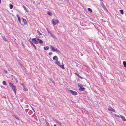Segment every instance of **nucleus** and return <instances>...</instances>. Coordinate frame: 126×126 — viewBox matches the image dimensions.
<instances>
[{
	"instance_id": "nucleus-1",
	"label": "nucleus",
	"mask_w": 126,
	"mask_h": 126,
	"mask_svg": "<svg viewBox=\"0 0 126 126\" xmlns=\"http://www.w3.org/2000/svg\"><path fill=\"white\" fill-rule=\"evenodd\" d=\"M32 41L35 44H37L38 43L40 44L43 43V42L42 40L37 38L32 39Z\"/></svg>"
},
{
	"instance_id": "nucleus-2",
	"label": "nucleus",
	"mask_w": 126,
	"mask_h": 126,
	"mask_svg": "<svg viewBox=\"0 0 126 126\" xmlns=\"http://www.w3.org/2000/svg\"><path fill=\"white\" fill-rule=\"evenodd\" d=\"M52 24L54 26L59 23V21L57 19H53L51 20Z\"/></svg>"
},
{
	"instance_id": "nucleus-3",
	"label": "nucleus",
	"mask_w": 126,
	"mask_h": 126,
	"mask_svg": "<svg viewBox=\"0 0 126 126\" xmlns=\"http://www.w3.org/2000/svg\"><path fill=\"white\" fill-rule=\"evenodd\" d=\"M55 63L56 64H57V65H58L62 69H64L65 68L64 66L63 63H62V65H60V62L58 61V60H57L56 61Z\"/></svg>"
},
{
	"instance_id": "nucleus-4",
	"label": "nucleus",
	"mask_w": 126,
	"mask_h": 126,
	"mask_svg": "<svg viewBox=\"0 0 126 126\" xmlns=\"http://www.w3.org/2000/svg\"><path fill=\"white\" fill-rule=\"evenodd\" d=\"M50 47L52 51L53 52L57 51L59 52H60V51L58 50L57 48H56V49H55V48H54L53 46H50Z\"/></svg>"
},
{
	"instance_id": "nucleus-5",
	"label": "nucleus",
	"mask_w": 126,
	"mask_h": 126,
	"mask_svg": "<svg viewBox=\"0 0 126 126\" xmlns=\"http://www.w3.org/2000/svg\"><path fill=\"white\" fill-rule=\"evenodd\" d=\"M72 94L74 95H76L77 94V93L75 91L70 90V91Z\"/></svg>"
},
{
	"instance_id": "nucleus-6",
	"label": "nucleus",
	"mask_w": 126,
	"mask_h": 126,
	"mask_svg": "<svg viewBox=\"0 0 126 126\" xmlns=\"http://www.w3.org/2000/svg\"><path fill=\"white\" fill-rule=\"evenodd\" d=\"M54 121L56 123H57L60 126H61L62 125V123L59 122L58 120L55 119L54 120Z\"/></svg>"
},
{
	"instance_id": "nucleus-7",
	"label": "nucleus",
	"mask_w": 126,
	"mask_h": 126,
	"mask_svg": "<svg viewBox=\"0 0 126 126\" xmlns=\"http://www.w3.org/2000/svg\"><path fill=\"white\" fill-rule=\"evenodd\" d=\"M108 110L110 111H113L114 112H115L114 110L111 107H109L108 108Z\"/></svg>"
},
{
	"instance_id": "nucleus-8",
	"label": "nucleus",
	"mask_w": 126,
	"mask_h": 126,
	"mask_svg": "<svg viewBox=\"0 0 126 126\" xmlns=\"http://www.w3.org/2000/svg\"><path fill=\"white\" fill-rule=\"evenodd\" d=\"M11 88H12L13 90L15 93L16 94V91H15V89H16V88L15 86L14 85L13 87H12Z\"/></svg>"
},
{
	"instance_id": "nucleus-9",
	"label": "nucleus",
	"mask_w": 126,
	"mask_h": 126,
	"mask_svg": "<svg viewBox=\"0 0 126 126\" xmlns=\"http://www.w3.org/2000/svg\"><path fill=\"white\" fill-rule=\"evenodd\" d=\"M30 43L32 45H33V47L35 48V49H36V46L33 44V43L31 41H30Z\"/></svg>"
},
{
	"instance_id": "nucleus-10",
	"label": "nucleus",
	"mask_w": 126,
	"mask_h": 126,
	"mask_svg": "<svg viewBox=\"0 0 126 126\" xmlns=\"http://www.w3.org/2000/svg\"><path fill=\"white\" fill-rule=\"evenodd\" d=\"M120 117L124 121H126V119L125 117L122 115H120Z\"/></svg>"
},
{
	"instance_id": "nucleus-11",
	"label": "nucleus",
	"mask_w": 126,
	"mask_h": 126,
	"mask_svg": "<svg viewBox=\"0 0 126 126\" xmlns=\"http://www.w3.org/2000/svg\"><path fill=\"white\" fill-rule=\"evenodd\" d=\"M2 38H3V40H4L6 42H8V41L6 39V38H5V37L4 36H2Z\"/></svg>"
},
{
	"instance_id": "nucleus-12",
	"label": "nucleus",
	"mask_w": 126,
	"mask_h": 126,
	"mask_svg": "<svg viewBox=\"0 0 126 126\" xmlns=\"http://www.w3.org/2000/svg\"><path fill=\"white\" fill-rule=\"evenodd\" d=\"M53 60H55L56 61L57 60H58V58L56 56H54L53 57Z\"/></svg>"
},
{
	"instance_id": "nucleus-13",
	"label": "nucleus",
	"mask_w": 126,
	"mask_h": 126,
	"mask_svg": "<svg viewBox=\"0 0 126 126\" xmlns=\"http://www.w3.org/2000/svg\"><path fill=\"white\" fill-rule=\"evenodd\" d=\"M44 49L45 50H47L49 49V47L48 46L44 47Z\"/></svg>"
},
{
	"instance_id": "nucleus-14",
	"label": "nucleus",
	"mask_w": 126,
	"mask_h": 126,
	"mask_svg": "<svg viewBox=\"0 0 126 126\" xmlns=\"http://www.w3.org/2000/svg\"><path fill=\"white\" fill-rule=\"evenodd\" d=\"M22 18L23 19V21L24 23V24H26L27 23V22L26 20L24 18Z\"/></svg>"
},
{
	"instance_id": "nucleus-15",
	"label": "nucleus",
	"mask_w": 126,
	"mask_h": 126,
	"mask_svg": "<svg viewBox=\"0 0 126 126\" xmlns=\"http://www.w3.org/2000/svg\"><path fill=\"white\" fill-rule=\"evenodd\" d=\"M85 88L83 87H81L79 89V90L81 91H84V90Z\"/></svg>"
},
{
	"instance_id": "nucleus-16",
	"label": "nucleus",
	"mask_w": 126,
	"mask_h": 126,
	"mask_svg": "<svg viewBox=\"0 0 126 126\" xmlns=\"http://www.w3.org/2000/svg\"><path fill=\"white\" fill-rule=\"evenodd\" d=\"M17 17L18 20V21L19 23H21V20H20V17L18 15H17Z\"/></svg>"
},
{
	"instance_id": "nucleus-17",
	"label": "nucleus",
	"mask_w": 126,
	"mask_h": 126,
	"mask_svg": "<svg viewBox=\"0 0 126 126\" xmlns=\"http://www.w3.org/2000/svg\"><path fill=\"white\" fill-rule=\"evenodd\" d=\"M123 63L124 67L126 68V62H123Z\"/></svg>"
},
{
	"instance_id": "nucleus-18",
	"label": "nucleus",
	"mask_w": 126,
	"mask_h": 126,
	"mask_svg": "<svg viewBox=\"0 0 126 126\" xmlns=\"http://www.w3.org/2000/svg\"><path fill=\"white\" fill-rule=\"evenodd\" d=\"M9 85L10 86V87H12L14 85L12 83H11V82L9 83Z\"/></svg>"
},
{
	"instance_id": "nucleus-19",
	"label": "nucleus",
	"mask_w": 126,
	"mask_h": 126,
	"mask_svg": "<svg viewBox=\"0 0 126 126\" xmlns=\"http://www.w3.org/2000/svg\"><path fill=\"white\" fill-rule=\"evenodd\" d=\"M120 12L121 13L122 15L123 14L124 12L123 10H119Z\"/></svg>"
},
{
	"instance_id": "nucleus-20",
	"label": "nucleus",
	"mask_w": 126,
	"mask_h": 126,
	"mask_svg": "<svg viewBox=\"0 0 126 126\" xmlns=\"http://www.w3.org/2000/svg\"><path fill=\"white\" fill-rule=\"evenodd\" d=\"M50 35L51 36L53 37V38H54L55 37V36L54 35H53V34L52 33H50Z\"/></svg>"
},
{
	"instance_id": "nucleus-21",
	"label": "nucleus",
	"mask_w": 126,
	"mask_h": 126,
	"mask_svg": "<svg viewBox=\"0 0 126 126\" xmlns=\"http://www.w3.org/2000/svg\"><path fill=\"white\" fill-rule=\"evenodd\" d=\"M2 83L4 85H6V82L5 81H3L2 82Z\"/></svg>"
},
{
	"instance_id": "nucleus-22",
	"label": "nucleus",
	"mask_w": 126,
	"mask_h": 126,
	"mask_svg": "<svg viewBox=\"0 0 126 126\" xmlns=\"http://www.w3.org/2000/svg\"><path fill=\"white\" fill-rule=\"evenodd\" d=\"M9 7L10 9H11L13 8V5L11 4L9 5Z\"/></svg>"
},
{
	"instance_id": "nucleus-23",
	"label": "nucleus",
	"mask_w": 126,
	"mask_h": 126,
	"mask_svg": "<svg viewBox=\"0 0 126 126\" xmlns=\"http://www.w3.org/2000/svg\"><path fill=\"white\" fill-rule=\"evenodd\" d=\"M37 33H38V34H39L40 35H42V34L38 30H37Z\"/></svg>"
},
{
	"instance_id": "nucleus-24",
	"label": "nucleus",
	"mask_w": 126,
	"mask_h": 126,
	"mask_svg": "<svg viewBox=\"0 0 126 126\" xmlns=\"http://www.w3.org/2000/svg\"><path fill=\"white\" fill-rule=\"evenodd\" d=\"M78 86L80 88L81 87H83L82 86L81 84H78Z\"/></svg>"
},
{
	"instance_id": "nucleus-25",
	"label": "nucleus",
	"mask_w": 126,
	"mask_h": 126,
	"mask_svg": "<svg viewBox=\"0 0 126 126\" xmlns=\"http://www.w3.org/2000/svg\"><path fill=\"white\" fill-rule=\"evenodd\" d=\"M88 11H90L91 12H92V10L90 8H88Z\"/></svg>"
},
{
	"instance_id": "nucleus-26",
	"label": "nucleus",
	"mask_w": 126,
	"mask_h": 126,
	"mask_svg": "<svg viewBox=\"0 0 126 126\" xmlns=\"http://www.w3.org/2000/svg\"><path fill=\"white\" fill-rule=\"evenodd\" d=\"M23 7L24 8V9L25 10H26V11L27 12H28L27 11V9H26V7L25 6H24L23 5Z\"/></svg>"
},
{
	"instance_id": "nucleus-27",
	"label": "nucleus",
	"mask_w": 126,
	"mask_h": 126,
	"mask_svg": "<svg viewBox=\"0 0 126 126\" xmlns=\"http://www.w3.org/2000/svg\"><path fill=\"white\" fill-rule=\"evenodd\" d=\"M115 116L117 117H120V115L119 116L118 115H116V114H115Z\"/></svg>"
},
{
	"instance_id": "nucleus-28",
	"label": "nucleus",
	"mask_w": 126,
	"mask_h": 126,
	"mask_svg": "<svg viewBox=\"0 0 126 126\" xmlns=\"http://www.w3.org/2000/svg\"><path fill=\"white\" fill-rule=\"evenodd\" d=\"M75 74L77 76H78V77H79V78H81V77H80V76L77 73H75Z\"/></svg>"
},
{
	"instance_id": "nucleus-29",
	"label": "nucleus",
	"mask_w": 126,
	"mask_h": 126,
	"mask_svg": "<svg viewBox=\"0 0 126 126\" xmlns=\"http://www.w3.org/2000/svg\"><path fill=\"white\" fill-rule=\"evenodd\" d=\"M20 66L22 69L24 68V67L22 64L20 65Z\"/></svg>"
},
{
	"instance_id": "nucleus-30",
	"label": "nucleus",
	"mask_w": 126,
	"mask_h": 126,
	"mask_svg": "<svg viewBox=\"0 0 126 126\" xmlns=\"http://www.w3.org/2000/svg\"><path fill=\"white\" fill-rule=\"evenodd\" d=\"M48 13V14L49 15H50V16H51V13H50V12H48V13Z\"/></svg>"
},
{
	"instance_id": "nucleus-31",
	"label": "nucleus",
	"mask_w": 126,
	"mask_h": 126,
	"mask_svg": "<svg viewBox=\"0 0 126 126\" xmlns=\"http://www.w3.org/2000/svg\"><path fill=\"white\" fill-rule=\"evenodd\" d=\"M48 54L49 55H51L52 53L51 52H49L48 53Z\"/></svg>"
},
{
	"instance_id": "nucleus-32",
	"label": "nucleus",
	"mask_w": 126,
	"mask_h": 126,
	"mask_svg": "<svg viewBox=\"0 0 126 126\" xmlns=\"http://www.w3.org/2000/svg\"><path fill=\"white\" fill-rule=\"evenodd\" d=\"M4 71L5 73H7V71L6 70H4Z\"/></svg>"
},
{
	"instance_id": "nucleus-33",
	"label": "nucleus",
	"mask_w": 126,
	"mask_h": 126,
	"mask_svg": "<svg viewBox=\"0 0 126 126\" xmlns=\"http://www.w3.org/2000/svg\"><path fill=\"white\" fill-rule=\"evenodd\" d=\"M15 118H16L17 120H19V118H18V117H15Z\"/></svg>"
},
{
	"instance_id": "nucleus-34",
	"label": "nucleus",
	"mask_w": 126,
	"mask_h": 126,
	"mask_svg": "<svg viewBox=\"0 0 126 126\" xmlns=\"http://www.w3.org/2000/svg\"><path fill=\"white\" fill-rule=\"evenodd\" d=\"M47 32H48V33H49V34H50V33H51V32H50L49 31L47 30Z\"/></svg>"
},
{
	"instance_id": "nucleus-35",
	"label": "nucleus",
	"mask_w": 126,
	"mask_h": 126,
	"mask_svg": "<svg viewBox=\"0 0 126 126\" xmlns=\"http://www.w3.org/2000/svg\"><path fill=\"white\" fill-rule=\"evenodd\" d=\"M52 82L53 83H54V82L53 81V80L52 81Z\"/></svg>"
},
{
	"instance_id": "nucleus-36",
	"label": "nucleus",
	"mask_w": 126,
	"mask_h": 126,
	"mask_svg": "<svg viewBox=\"0 0 126 126\" xmlns=\"http://www.w3.org/2000/svg\"><path fill=\"white\" fill-rule=\"evenodd\" d=\"M32 108V110H33V111H34V110L33 109V108Z\"/></svg>"
},
{
	"instance_id": "nucleus-37",
	"label": "nucleus",
	"mask_w": 126,
	"mask_h": 126,
	"mask_svg": "<svg viewBox=\"0 0 126 126\" xmlns=\"http://www.w3.org/2000/svg\"><path fill=\"white\" fill-rule=\"evenodd\" d=\"M54 126H56V125L54 124Z\"/></svg>"
},
{
	"instance_id": "nucleus-38",
	"label": "nucleus",
	"mask_w": 126,
	"mask_h": 126,
	"mask_svg": "<svg viewBox=\"0 0 126 126\" xmlns=\"http://www.w3.org/2000/svg\"><path fill=\"white\" fill-rule=\"evenodd\" d=\"M1 3V0H0V3Z\"/></svg>"
},
{
	"instance_id": "nucleus-39",
	"label": "nucleus",
	"mask_w": 126,
	"mask_h": 126,
	"mask_svg": "<svg viewBox=\"0 0 126 126\" xmlns=\"http://www.w3.org/2000/svg\"><path fill=\"white\" fill-rule=\"evenodd\" d=\"M27 91L26 90H25V91Z\"/></svg>"
},
{
	"instance_id": "nucleus-40",
	"label": "nucleus",
	"mask_w": 126,
	"mask_h": 126,
	"mask_svg": "<svg viewBox=\"0 0 126 126\" xmlns=\"http://www.w3.org/2000/svg\"><path fill=\"white\" fill-rule=\"evenodd\" d=\"M27 91L26 90H25V91Z\"/></svg>"
}]
</instances>
